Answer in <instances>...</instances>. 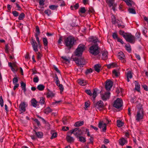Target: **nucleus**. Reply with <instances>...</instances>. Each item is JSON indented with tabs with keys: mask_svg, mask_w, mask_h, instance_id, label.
<instances>
[{
	"mask_svg": "<svg viewBox=\"0 0 148 148\" xmlns=\"http://www.w3.org/2000/svg\"><path fill=\"white\" fill-rule=\"evenodd\" d=\"M118 58L120 60L122 63H125L126 61L125 59V56L123 53L122 51L119 52L117 55Z\"/></svg>",
	"mask_w": 148,
	"mask_h": 148,
	"instance_id": "nucleus-14",
	"label": "nucleus"
},
{
	"mask_svg": "<svg viewBox=\"0 0 148 148\" xmlns=\"http://www.w3.org/2000/svg\"><path fill=\"white\" fill-rule=\"evenodd\" d=\"M125 47L126 50L128 52H130L131 51V46L129 44L126 45L125 46Z\"/></svg>",
	"mask_w": 148,
	"mask_h": 148,
	"instance_id": "nucleus-35",
	"label": "nucleus"
},
{
	"mask_svg": "<svg viewBox=\"0 0 148 148\" xmlns=\"http://www.w3.org/2000/svg\"><path fill=\"white\" fill-rule=\"evenodd\" d=\"M124 38L128 42L133 44L135 42V37L130 34H127L124 35Z\"/></svg>",
	"mask_w": 148,
	"mask_h": 148,
	"instance_id": "nucleus-6",
	"label": "nucleus"
},
{
	"mask_svg": "<svg viewBox=\"0 0 148 148\" xmlns=\"http://www.w3.org/2000/svg\"><path fill=\"white\" fill-rule=\"evenodd\" d=\"M31 102L32 106L36 108L37 107L38 102L35 99H32Z\"/></svg>",
	"mask_w": 148,
	"mask_h": 148,
	"instance_id": "nucleus-23",
	"label": "nucleus"
},
{
	"mask_svg": "<svg viewBox=\"0 0 148 148\" xmlns=\"http://www.w3.org/2000/svg\"><path fill=\"white\" fill-rule=\"evenodd\" d=\"M39 80V78L38 77L36 76V77H34L33 78V81L35 83H38Z\"/></svg>",
	"mask_w": 148,
	"mask_h": 148,
	"instance_id": "nucleus-49",
	"label": "nucleus"
},
{
	"mask_svg": "<svg viewBox=\"0 0 148 148\" xmlns=\"http://www.w3.org/2000/svg\"><path fill=\"white\" fill-rule=\"evenodd\" d=\"M119 143L121 145H123L126 143L127 141L124 138H122L119 140Z\"/></svg>",
	"mask_w": 148,
	"mask_h": 148,
	"instance_id": "nucleus-25",
	"label": "nucleus"
},
{
	"mask_svg": "<svg viewBox=\"0 0 148 148\" xmlns=\"http://www.w3.org/2000/svg\"><path fill=\"white\" fill-rule=\"evenodd\" d=\"M52 111L51 109L49 107L47 108L45 110V112L46 114H48Z\"/></svg>",
	"mask_w": 148,
	"mask_h": 148,
	"instance_id": "nucleus-40",
	"label": "nucleus"
},
{
	"mask_svg": "<svg viewBox=\"0 0 148 148\" xmlns=\"http://www.w3.org/2000/svg\"><path fill=\"white\" fill-rule=\"evenodd\" d=\"M21 86L22 88H25V87L26 84L23 82H22L21 83Z\"/></svg>",
	"mask_w": 148,
	"mask_h": 148,
	"instance_id": "nucleus-64",
	"label": "nucleus"
},
{
	"mask_svg": "<svg viewBox=\"0 0 148 148\" xmlns=\"http://www.w3.org/2000/svg\"><path fill=\"white\" fill-rule=\"evenodd\" d=\"M61 58L64 61L66 62H67L68 63L69 62V59L68 58L66 57L62 56Z\"/></svg>",
	"mask_w": 148,
	"mask_h": 148,
	"instance_id": "nucleus-51",
	"label": "nucleus"
},
{
	"mask_svg": "<svg viewBox=\"0 0 148 148\" xmlns=\"http://www.w3.org/2000/svg\"><path fill=\"white\" fill-rule=\"evenodd\" d=\"M12 14L15 17L17 16L18 15V13L16 11H12Z\"/></svg>",
	"mask_w": 148,
	"mask_h": 148,
	"instance_id": "nucleus-53",
	"label": "nucleus"
},
{
	"mask_svg": "<svg viewBox=\"0 0 148 148\" xmlns=\"http://www.w3.org/2000/svg\"><path fill=\"white\" fill-rule=\"evenodd\" d=\"M70 132L71 134H73L77 138L79 136L81 135L82 134L81 130H79L78 128H76L72 130Z\"/></svg>",
	"mask_w": 148,
	"mask_h": 148,
	"instance_id": "nucleus-10",
	"label": "nucleus"
},
{
	"mask_svg": "<svg viewBox=\"0 0 148 148\" xmlns=\"http://www.w3.org/2000/svg\"><path fill=\"white\" fill-rule=\"evenodd\" d=\"M58 6L54 5H52L49 6V8L51 10H55L56 9Z\"/></svg>",
	"mask_w": 148,
	"mask_h": 148,
	"instance_id": "nucleus-44",
	"label": "nucleus"
},
{
	"mask_svg": "<svg viewBox=\"0 0 148 148\" xmlns=\"http://www.w3.org/2000/svg\"><path fill=\"white\" fill-rule=\"evenodd\" d=\"M0 104L1 107L3 106V101L2 96L0 97Z\"/></svg>",
	"mask_w": 148,
	"mask_h": 148,
	"instance_id": "nucleus-48",
	"label": "nucleus"
},
{
	"mask_svg": "<svg viewBox=\"0 0 148 148\" xmlns=\"http://www.w3.org/2000/svg\"><path fill=\"white\" fill-rule=\"evenodd\" d=\"M39 103L41 105L44 104H45V99L43 97H41L40 98Z\"/></svg>",
	"mask_w": 148,
	"mask_h": 148,
	"instance_id": "nucleus-41",
	"label": "nucleus"
},
{
	"mask_svg": "<svg viewBox=\"0 0 148 148\" xmlns=\"http://www.w3.org/2000/svg\"><path fill=\"white\" fill-rule=\"evenodd\" d=\"M61 101V100L55 101L54 102L52 103L51 105L53 106L58 105Z\"/></svg>",
	"mask_w": 148,
	"mask_h": 148,
	"instance_id": "nucleus-45",
	"label": "nucleus"
},
{
	"mask_svg": "<svg viewBox=\"0 0 148 148\" xmlns=\"http://www.w3.org/2000/svg\"><path fill=\"white\" fill-rule=\"evenodd\" d=\"M76 63L80 67H82L85 64V60L83 58L75 59L74 60Z\"/></svg>",
	"mask_w": 148,
	"mask_h": 148,
	"instance_id": "nucleus-8",
	"label": "nucleus"
},
{
	"mask_svg": "<svg viewBox=\"0 0 148 148\" xmlns=\"http://www.w3.org/2000/svg\"><path fill=\"white\" fill-rule=\"evenodd\" d=\"M128 12L130 13L135 14L136 12L134 9L132 8H129L128 10Z\"/></svg>",
	"mask_w": 148,
	"mask_h": 148,
	"instance_id": "nucleus-37",
	"label": "nucleus"
},
{
	"mask_svg": "<svg viewBox=\"0 0 148 148\" xmlns=\"http://www.w3.org/2000/svg\"><path fill=\"white\" fill-rule=\"evenodd\" d=\"M44 0H40L39 3L40 5L43 6L44 5Z\"/></svg>",
	"mask_w": 148,
	"mask_h": 148,
	"instance_id": "nucleus-60",
	"label": "nucleus"
},
{
	"mask_svg": "<svg viewBox=\"0 0 148 148\" xmlns=\"http://www.w3.org/2000/svg\"><path fill=\"white\" fill-rule=\"evenodd\" d=\"M115 0H109L108 2L109 6L110 7L112 6V9L114 11H115V6L116 5V4L114 3Z\"/></svg>",
	"mask_w": 148,
	"mask_h": 148,
	"instance_id": "nucleus-17",
	"label": "nucleus"
},
{
	"mask_svg": "<svg viewBox=\"0 0 148 148\" xmlns=\"http://www.w3.org/2000/svg\"><path fill=\"white\" fill-rule=\"evenodd\" d=\"M135 89L138 91H139L140 90V85L139 84L137 81H135Z\"/></svg>",
	"mask_w": 148,
	"mask_h": 148,
	"instance_id": "nucleus-27",
	"label": "nucleus"
},
{
	"mask_svg": "<svg viewBox=\"0 0 148 148\" xmlns=\"http://www.w3.org/2000/svg\"><path fill=\"white\" fill-rule=\"evenodd\" d=\"M138 110L137 114L135 116V119L138 122L141 121L143 119L144 116V111L141 105H139L137 106Z\"/></svg>",
	"mask_w": 148,
	"mask_h": 148,
	"instance_id": "nucleus-1",
	"label": "nucleus"
},
{
	"mask_svg": "<svg viewBox=\"0 0 148 148\" xmlns=\"http://www.w3.org/2000/svg\"><path fill=\"white\" fill-rule=\"evenodd\" d=\"M118 66V65L116 63H112L107 65V67L108 69L116 67Z\"/></svg>",
	"mask_w": 148,
	"mask_h": 148,
	"instance_id": "nucleus-22",
	"label": "nucleus"
},
{
	"mask_svg": "<svg viewBox=\"0 0 148 148\" xmlns=\"http://www.w3.org/2000/svg\"><path fill=\"white\" fill-rule=\"evenodd\" d=\"M140 33L138 32H137L135 35L136 37L138 38H140Z\"/></svg>",
	"mask_w": 148,
	"mask_h": 148,
	"instance_id": "nucleus-62",
	"label": "nucleus"
},
{
	"mask_svg": "<svg viewBox=\"0 0 148 148\" xmlns=\"http://www.w3.org/2000/svg\"><path fill=\"white\" fill-rule=\"evenodd\" d=\"M86 10L85 9V8L84 7H82L79 10V13H84L86 12Z\"/></svg>",
	"mask_w": 148,
	"mask_h": 148,
	"instance_id": "nucleus-43",
	"label": "nucleus"
},
{
	"mask_svg": "<svg viewBox=\"0 0 148 148\" xmlns=\"http://www.w3.org/2000/svg\"><path fill=\"white\" fill-rule=\"evenodd\" d=\"M78 83L82 86H84L86 85L87 82L86 81L84 80L79 79L78 81Z\"/></svg>",
	"mask_w": 148,
	"mask_h": 148,
	"instance_id": "nucleus-26",
	"label": "nucleus"
},
{
	"mask_svg": "<svg viewBox=\"0 0 148 148\" xmlns=\"http://www.w3.org/2000/svg\"><path fill=\"white\" fill-rule=\"evenodd\" d=\"M43 42L44 45L45 46H47L48 44V41L46 38H43Z\"/></svg>",
	"mask_w": 148,
	"mask_h": 148,
	"instance_id": "nucleus-42",
	"label": "nucleus"
},
{
	"mask_svg": "<svg viewBox=\"0 0 148 148\" xmlns=\"http://www.w3.org/2000/svg\"><path fill=\"white\" fill-rule=\"evenodd\" d=\"M89 51L94 55H97L99 53L98 46L96 44L92 45L90 48Z\"/></svg>",
	"mask_w": 148,
	"mask_h": 148,
	"instance_id": "nucleus-5",
	"label": "nucleus"
},
{
	"mask_svg": "<svg viewBox=\"0 0 148 148\" xmlns=\"http://www.w3.org/2000/svg\"><path fill=\"white\" fill-rule=\"evenodd\" d=\"M37 58L38 59L40 60L42 56V55L40 53L38 52L37 53Z\"/></svg>",
	"mask_w": 148,
	"mask_h": 148,
	"instance_id": "nucleus-54",
	"label": "nucleus"
},
{
	"mask_svg": "<svg viewBox=\"0 0 148 148\" xmlns=\"http://www.w3.org/2000/svg\"><path fill=\"white\" fill-rule=\"evenodd\" d=\"M90 106V102H86L85 103V106L87 108Z\"/></svg>",
	"mask_w": 148,
	"mask_h": 148,
	"instance_id": "nucleus-59",
	"label": "nucleus"
},
{
	"mask_svg": "<svg viewBox=\"0 0 148 148\" xmlns=\"http://www.w3.org/2000/svg\"><path fill=\"white\" fill-rule=\"evenodd\" d=\"M113 82L110 80H108L106 82L105 85L106 89L107 90H110L113 86Z\"/></svg>",
	"mask_w": 148,
	"mask_h": 148,
	"instance_id": "nucleus-15",
	"label": "nucleus"
},
{
	"mask_svg": "<svg viewBox=\"0 0 148 148\" xmlns=\"http://www.w3.org/2000/svg\"><path fill=\"white\" fill-rule=\"evenodd\" d=\"M108 53L107 51L106 50L103 51L102 53L101 58L103 60H106L108 58Z\"/></svg>",
	"mask_w": 148,
	"mask_h": 148,
	"instance_id": "nucleus-18",
	"label": "nucleus"
},
{
	"mask_svg": "<svg viewBox=\"0 0 148 148\" xmlns=\"http://www.w3.org/2000/svg\"><path fill=\"white\" fill-rule=\"evenodd\" d=\"M94 68L95 70L97 72H99L101 69V66L99 64H97L94 66Z\"/></svg>",
	"mask_w": 148,
	"mask_h": 148,
	"instance_id": "nucleus-24",
	"label": "nucleus"
},
{
	"mask_svg": "<svg viewBox=\"0 0 148 148\" xmlns=\"http://www.w3.org/2000/svg\"><path fill=\"white\" fill-rule=\"evenodd\" d=\"M126 75L127 81L128 82H129L130 81V79H131L132 77V75L131 72L129 71L127 73Z\"/></svg>",
	"mask_w": 148,
	"mask_h": 148,
	"instance_id": "nucleus-21",
	"label": "nucleus"
},
{
	"mask_svg": "<svg viewBox=\"0 0 148 148\" xmlns=\"http://www.w3.org/2000/svg\"><path fill=\"white\" fill-rule=\"evenodd\" d=\"M92 70L91 69H87L85 71V73L86 75H88L90 73L92 72Z\"/></svg>",
	"mask_w": 148,
	"mask_h": 148,
	"instance_id": "nucleus-47",
	"label": "nucleus"
},
{
	"mask_svg": "<svg viewBox=\"0 0 148 148\" xmlns=\"http://www.w3.org/2000/svg\"><path fill=\"white\" fill-rule=\"evenodd\" d=\"M66 139L67 141L69 143L73 142L74 140V139L73 137L69 136H67L66 137Z\"/></svg>",
	"mask_w": 148,
	"mask_h": 148,
	"instance_id": "nucleus-28",
	"label": "nucleus"
},
{
	"mask_svg": "<svg viewBox=\"0 0 148 148\" xmlns=\"http://www.w3.org/2000/svg\"><path fill=\"white\" fill-rule=\"evenodd\" d=\"M75 41L74 38L71 36H69L64 40L65 44L68 47L70 48L74 45Z\"/></svg>",
	"mask_w": 148,
	"mask_h": 148,
	"instance_id": "nucleus-3",
	"label": "nucleus"
},
{
	"mask_svg": "<svg viewBox=\"0 0 148 148\" xmlns=\"http://www.w3.org/2000/svg\"><path fill=\"white\" fill-rule=\"evenodd\" d=\"M104 106V103L101 100L97 102L95 105V108L99 110H102Z\"/></svg>",
	"mask_w": 148,
	"mask_h": 148,
	"instance_id": "nucleus-12",
	"label": "nucleus"
},
{
	"mask_svg": "<svg viewBox=\"0 0 148 148\" xmlns=\"http://www.w3.org/2000/svg\"><path fill=\"white\" fill-rule=\"evenodd\" d=\"M56 83L57 86H58L59 84L60 81L59 79H58V77L57 76H56Z\"/></svg>",
	"mask_w": 148,
	"mask_h": 148,
	"instance_id": "nucleus-57",
	"label": "nucleus"
},
{
	"mask_svg": "<svg viewBox=\"0 0 148 148\" xmlns=\"http://www.w3.org/2000/svg\"><path fill=\"white\" fill-rule=\"evenodd\" d=\"M78 138L79 139V141L81 142L84 143L86 141L85 138L83 136H78Z\"/></svg>",
	"mask_w": 148,
	"mask_h": 148,
	"instance_id": "nucleus-36",
	"label": "nucleus"
},
{
	"mask_svg": "<svg viewBox=\"0 0 148 148\" xmlns=\"http://www.w3.org/2000/svg\"><path fill=\"white\" fill-rule=\"evenodd\" d=\"M119 33L120 34L123 36L124 37V35H125L127 33H125L124 32L121 30H120L119 32Z\"/></svg>",
	"mask_w": 148,
	"mask_h": 148,
	"instance_id": "nucleus-56",
	"label": "nucleus"
},
{
	"mask_svg": "<svg viewBox=\"0 0 148 148\" xmlns=\"http://www.w3.org/2000/svg\"><path fill=\"white\" fill-rule=\"evenodd\" d=\"M90 41H92L94 43L99 42V41L98 40V38L95 37H91L90 38Z\"/></svg>",
	"mask_w": 148,
	"mask_h": 148,
	"instance_id": "nucleus-20",
	"label": "nucleus"
},
{
	"mask_svg": "<svg viewBox=\"0 0 148 148\" xmlns=\"http://www.w3.org/2000/svg\"><path fill=\"white\" fill-rule=\"evenodd\" d=\"M57 136V134L56 133H53L51 138V139H52L54 138H55Z\"/></svg>",
	"mask_w": 148,
	"mask_h": 148,
	"instance_id": "nucleus-58",
	"label": "nucleus"
},
{
	"mask_svg": "<svg viewBox=\"0 0 148 148\" xmlns=\"http://www.w3.org/2000/svg\"><path fill=\"white\" fill-rule=\"evenodd\" d=\"M125 1L127 4L129 6H130L132 5V1L131 0H123Z\"/></svg>",
	"mask_w": 148,
	"mask_h": 148,
	"instance_id": "nucleus-38",
	"label": "nucleus"
},
{
	"mask_svg": "<svg viewBox=\"0 0 148 148\" xmlns=\"http://www.w3.org/2000/svg\"><path fill=\"white\" fill-rule=\"evenodd\" d=\"M101 98L103 100L106 101L108 99L110 96V93L108 92L104 93H101Z\"/></svg>",
	"mask_w": 148,
	"mask_h": 148,
	"instance_id": "nucleus-13",
	"label": "nucleus"
},
{
	"mask_svg": "<svg viewBox=\"0 0 148 148\" xmlns=\"http://www.w3.org/2000/svg\"><path fill=\"white\" fill-rule=\"evenodd\" d=\"M143 87L144 90L146 91H148V87L146 85H142Z\"/></svg>",
	"mask_w": 148,
	"mask_h": 148,
	"instance_id": "nucleus-63",
	"label": "nucleus"
},
{
	"mask_svg": "<svg viewBox=\"0 0 148 148\" xmlns=\"http://www.w3.org/2000/svg\"><path fill=\"white\" fill-rule=\"evenodd\" d=\"M28 106L27 103L25 102H21L19 105V111L23 113L26 110V108Z\"/></svg>",
	"mask_w": 148,
	"mask_h": 148,
	"instance_id": "nucleus-7",
	"label": "nucleus"
},
{
	"mask_svg": "<svg viewBox=\"0 0 148 148\" xmlns=\"http://www.w3.org/2000/svg\"><path fill=\"white\" fill-rule=\"evenodd\" d=\"M58 86L59 88L60 89V90L61 91H63L64 89V88L63 87V85L62 84H59Z\"/></svg>",
	"mask_w": 148,
	"mask_h": 148,
	"instance_id": "nucleus-55",
	"label": "nucleus"
},
{
	"mask_svg": "<svg viewBox=\"0 0 148 148\" xmlns=\"http://www.w3.org/2000/svg\"><path fill=\"white\" fill-rule=\"evenodd\" d=\"M99 127L100 128H102L103 131H105L106 130V125L104 121H102L99 123Z\"/></svg>",
	"mask_w": 148,
	"mask_h": 148,
	"instance_id": "nucleus-16",
	"label": "nucleus"
},
{
	"mask_svg": "<svg viewBox=\"0 0 148 148\" xmlns=\"http://www.w3.org/2000/svg\"><path fill=\"white\" fill-rule=\"evenodd\" d=\"M45 88V86L42 84H39L37 86V88L40 91L43 90Z\"/></svg>",
	"mask_w": 148,
	"mask_h": 148,
	"instance_id": "nucleus-30",
	"label": "nucleus"
},
{
	"mask_svg": "<svg viewBox=\"0 0 148 148\" xmlns=\"http://www.w3.org/2000/svg\"><path fill=\"white\" fill-rule=\"evenodd\" d=\"M25 17V14L23 13H22L19 15L18 19L20 20H22Z\"/></svg>",
	"mask_w": 148,
	"mask_h": 148,
	"instance_id": "nucleus-39",
	"label": "nucleus"
},
{
	"mask_svg": "<svg viewBox=\"0 0 148 148\" xmlns=\"http://www.w3.org/2000/svg\"><path fill=\"white\" fill-rule=\"evenodd\" d=\"M55 94L53 93L52 91L49 90L47 93V97L48 98H52L55 96Z\"/></svg>",
	"mask_w": 148,
	"mask_h": 148,
	"instance_id": "nucleus-19",
	"label": "nucleus"
},
{
	"mask_svg": "<svg viewBox=\"0 0 148 148\" xmlns=\"http://www.w3.org/2000/svg\"><path fill=\"white\" fill-rule=\"evenodd\" d=\"M37 136L39 138H41L43 136V133L41 132H36L35 133Z\"/></svg>",
	"mask_w": 148,
	"mask_h": 148,
	"instance_id": "nucleus-34",
	"label": "nucleus"
},
{
	"mask_svg": "<svg viewBox=\"0 0 148 148\" xmlns=\"http://www.w3.org/2000/svg\"><path fill=\"white\" fill-rule=\"evenodd\" d=\"M112 73L113 75L116 77H118L119 75V73L118 71L116 70H114L113 71Z\"/></svg>",
	"mask_w": 148,
	"mask_h": 148,
	"instance_id": "nucleus-31",
	"label": "nucleus"
},
{
	"mask_svg": "<svg viewBox=\"0 0 148 148\" xmlns=\"http://www.w3.org/2000/svg\"><path fill=\"white\" fill-rule=\"evenodd\" d=\"M86 48L84 45L82 44L79 45L75 51V55L78 56H81Z\"/></svg>",
	"mask_w": 148,
	"mask_h": 148,
	"instance_id": "nucleus-4",
	"label": "nucleus"
},
{
	"mask_svg": "<svg viewBox=\"0 0 148 148\" xmlns=\"http://www.w3.org/2000/svg\"><path fill=\"white\" fill-rule=\"evenodd\" d=\"M124 123L123 122L120 120H118L117 121V126L118 127H121L123 125Z\"/></svg>",
	"mask_w": 148,
	"mask_h": 148,
	"instance_id": "nucleus-33",
	"label": "nucleus"
},
{
	"mask_svg": "<svg viewBox=\"0 0 148 148\" xmlns=\"http://www.w3.org/2000/svg\"><path fill=\"white\" fill-rule=\"evenodd\" d=\"M86 92L88 95L90 96H92V92L91 91L89 90H85Z\"/></svg>",
	"mask_w": 148,
	"mask_h": 148,
	"instance_id": "nucleus-50",
	"label": "nucleus"
},
{
	"mask_svg": "<svg viewBox=\"0 0 148 148\" xmlns=\"http://www.w3.org/2000/svg\"><path fill=\"white\" fill-rule=\"evenodd\" d=\"M38 35H37V34H36L35 35L36 40L38 43H37L33 39H32L31 42L33 49L35 52H37L38 51V47L40 48H41V45L40 44L39 39L38 37Z\"/></svg>",
	"mask_w": 148,
	"mask_h": 148,
	"instance_id": "nucleus-2",
	"label": "nucleus"
},
{
	"mask_svg": "<svg viewBox=\"0 0 148 148\" xmlns=\"http://www.w3.org/2000/svg\"><path fill=\"white\" fill-rule=\"evenodd\" d=\"M45 13L48 16L50 15L51 14V11L49 9L46 10L45 11Z\"/></svg>",
	"mask_w": 148,
	"mask_h": 148,
	"instance_id": "nucleus-46",
	"label": "nucleus"
},
{
	"mask_svg": "<svg viewBox=\"0 0 148 148\" xmlns=\"http://www.w3.org/2000/svg\"><path fill=\"white\" fill-rule=\"evenodd\" d=\"M123 105L122 100L120 98H117L114 102V106L117 108H119L121 107Z\"/></svg>",
	"mask_w": 148,
	"mask_h": 148,
	"instance_id": "nucleus-9",
	"label": "nucleus"
},
{
	"mask_svg": "<svg viewBox=\"0 0 148 148\" xmlns=\"http://www.w3.org/2000/svg\"><path fill=\"white\" fill-rule=\"evenodd\" d=\"M83 124L84 122L83 121H77L75 123L74 125L75 127H79L82 125Z\"/></svg>",
	"mask_w": 148,
	"mask_h": 148,
	"instance_id": "nucleus-32",
	"label": "nucleus"
},
{
	"mask_svg": "<svg viewBox=\"0 0 148 148\" xmlns=\"http://www.w3.org/2000/svg\"><path fill=\"white\" fill-rule=\"evenodd\" d=\"M97 90L95 89L94 90L92 94V96L93 98V100H95V98L97 95Z\"/></svg>",
	"mask_w": 148,
	"mask_h": 148,
	"instance_id": "nucleus-29",
	"label": "nucleus"
},
{
	"mask_svg": "<svg viewBox=\"0 0 148 148\" xmlns=\"http://www.w3.org/2000/svg\"><path fill=\"white\" fill-rule=\"evenodd\" d=\"M36 34H37V35H39L40 34V31L38 26H36Z\"/></svg>",
	"mask_w": 148,
	"mask_h": 148,
	"instance_id": "nucleus-61",
	"label": "nucleus"
},
{
	"mask_svg": "<svg viewBox=\"0 0 148 148\" xmlns=\"http://www.w3.org/2000/svg\"><path fill=\"white\" fill-rule=\"evenodd\" d=\"M14 84H17L18 80L17 77H14L12 80Z\"/></svg>",
	"mask_w": 148,
	"mask_h": 148,
	"instance_id": "nucleus-52",
	"label": "nucleus"
},
{
	"mask_svg": "<svg viewBox=\"0 0 148 148\" xmlns=\"http://www.w3.org/2000/svg\"><path fill=\"white\" fill-rule=\"evenodd\" d=\"M119 20H116L115 17L114 15H113L112 17V22L113 24H116L118 27L120 28H123L124 27V26L123 25H121V23H119Z\"/></svg>",
	"mask_w": 148,
	"mask_h": 148,
	"instance_id": "nucleus-11",
	"label": "nucleus"
}]
</instances>
